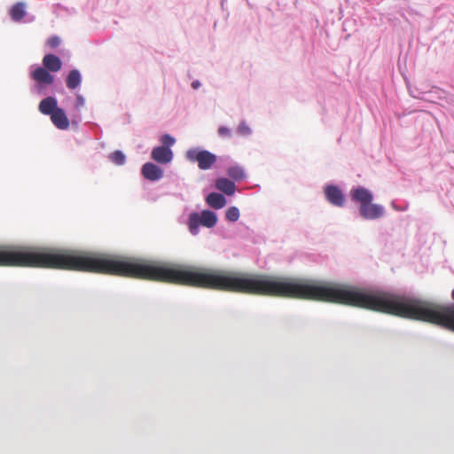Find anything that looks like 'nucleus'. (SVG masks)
Wrapping results in <instances>:
<instances>
[{
    "label": "nucleus",
    "instance_id": "obj_8",
    "mask_svg": "<svg viewBox=\"0 0 454 454\" xmlns=\"http://www.w3.org/2000/svg\"><path fill=\"white\" fill-rule=\"evenodd\" d=\"M31 78L39 83L38 90H42L41 84L51 85L53 83L54 77L43 67H37L31 73Z\"/></svg>",
    "mask_w": 454,
    "mask_h": 454
},
{
    "label": "nucleus",
    "instance_id": "obj_19",
    "mask_svg": "<svg viewBox=\"0 0 454 454\" xmlns=\"http://www.w3.org/2000/svg\"><path fill=\"white\" fill-rule=\"evenodd\" d=\"M160 142L162 143L161 146H165L167 148H170L172 145H174L176 140L173 137H171L168 134H165L161 137Z\"/></svg>",
    "mask_w": 454,
    "mask_h": 454
},
{
    "label": "nucleus",
    "instance_id": "obj_21",
    "mask_svg": "<svg viewBox=\"0 0 454 454\" xmlns=\"http://www.w3.org/2000/svg\"><path fill=\"white\" fill-rule=\"evenodd\" d=\"M47 43L51 48L53 49L59 45L60 39L58 36H51V38L48 39Z\"/></svg>",
    "mask_w": 454,
    "mask_h": 454
},
{
    "label": "nucleus",
    "instance_id": "obj_12",
    "mask_svg": "<svg viewBox=\"0 0 454 454\" xmlns=\"http://www.w3.org/2000/svg\"><path fill=\"white\" fill-rule=\"evenodd\" d=\"M215 187L226 195H232L236 190L235 184L227 178L217 179L215 182Z\"/></svg>",
    "mask_w": 454,
    "mask_h": 454
},
{
    "label": "nucleus",
    "instance_id": "obj_20",
    "mask_svg": "<svg viewBox=\"0 0 454 454\" xmlns=\"http://www.w3.org/2000/svg\"><path fill=\"white\" fill-rule=\"evenodd\" d=\"M238 132L242 136H247L251 133V129L245 121H242L238 127Z\"/></svg>",
    "mask_w": 454,
    "mask_h": 454
},
{
    "label": "nucleus",
    "instance_id": "obj_7",
    "mask_svg": "<svg viewBox=\"0 0 454 454\" xmlns=\"http://www.w3.org/2000/svg\"><path fill=\"white\" fill-rule=\"evenodd\" d=\"M141 173L149 181H158L163 177V170L157 165L146 162L142 166Z\"/></svg>",
    "mask_w": 454,
    "mask_h": 454
},
{
    "label": "nucleus",
    "instance_id": "obj_25",
    "mask_svg": "<svg viewBox=\"0 0 454 454\" xmlns=\"http://www.w3.org/2000/svg\"><path fill=\"white\" fill-rule=\"evenodd\" d=\"M451 297H452V299L454 300V289H453V290H452V292H451Z\"/></svg>",
    "mask_w": 454,
    "mask_h": 454
},
{
    "label": "nucleus",
    "instance_id": "obj_2",
    "mask_svg": "<svg viewBox=\"0 0 454 454\" xmlns=\"http://www.w3.org/2000/svg\"><path fill=\"white\" fill-rule=\"evenodd\" d=\"M352 200L359 203V213L361 216L367 220H374L384 215V207L378 204L372 203L373 200L372 193L364 188L357 187L351 191Z\"/></svg>",
    "mask_w": 454,
    "mask_h": 454
},
{
    "label": "nucleus",
    "instance_id": "obj_13",
    "mask_svg": "<svg viewBox=\"0 0 454 454\" xmlns=\"http://www.w3.org/2000/svg\"><path fill=\"white\" fill-rule=\"evenodd\" d=\"M206 200H207V203L210 207H212L215 209H220L226 205V200H225L224 196L223 194L217 193V192L209 193L207 195Z\"/></svg>",
    "mask_w": 454,
    "mask_h": 454
},
{
    "label": "nucleus",
    "instance_id": "obj_22",
    "mask_svg": "<svg viewBox=\"0 0 454 454\" xmlns=\"http://www.w3.org/2000/svg\"><path fill=\"white\" fill-rule=\"evenodd\" d=\"M231 134V131L229 128L227 127H224V126H221L219 129H218V135L220 137H230Z\"/></svg>",
    "mask_w": 454,
    "mask_h": 454
},
{
    "label": "nucleus",
    "instance_id": "obj_9",
    "mask_svg": "<svg viewBox=\"0 0 454 454\" xmlns=\"http://www.w3.org/2000/svg\"><path fill=\"white\" fill-rule=\"evenodd\" d=\"M52 123L59 129H67L69 127V121L65 112L61 108H58L51 115Z\"/></svg>",
    "mask_w": 454,
    "mask_h": 454
},
{
    "label": "nucleus",
    "instance_id": "obj_17",
    "mask_svg": "<svg viewBox=\"0 0 454 454\" xmlns=\"http://www.w3.org/2000/svg\"><path fill=\"white\" fill-rule=\"evenodd\" d=\"M109 160L115 165L121 166L125 163L126 157L121 151L116 150L113 152L109 156Z\"/></svg>",
    "mask_w": 454,
    "mask_h": 454
},
{
    "label": "nucleus",
    "instance_id": "obj_4",
    "mask_svg": "<svg viewBox=\"0 0 454 454\" xmlns=\"http://www.w3.org/2000/svg\"><path fill=\"white\" fill-rule=\"evenodd\" d=\"M186 159L190 161L198 162V166L200 169L210 168L216 161V156L207 151L199 150L196 148L190 149L186 152Z\"/></svg>",
    "mask_w": 454,
    "mask_h": 454
},
{
    "label": "nucleus",
    "instance_id": "obj_10",
    "mask_svg": "<svg viewBox=\"0 0 454 454\" xmlns=\"http://www.w3.org/2000/svg\"><path fill=\"white\" fill-rule=\"evenodd\" d=\"M43 68L51 72H58L61 69L62 62L60 59L54 54H47L43 59Z\"/></svg>",
    "mask_w": 454,
    "mask_h": 454
},
{
    "label": "nucleus",
    "instance_id": "obj_6",
    "mask_svg": "<svg viewBox=\"0 0 454 454\" xmlns=\"http://www.w3.org/2000/svg\"><path fill=\"white\" fill-rule=\"evenodd\" d=\"M151 158L160 164H168L173 159V152L165 146H157L152 150Z\"/></svg>",
    "mask_w": 454,
    "mask_h": 454
},
{
    "label": "nucleus",
    "instance_id": "obj_3",
    "mask_svg": "<svg viewBox=\"0 0 454 454\" xmlns=\"http://www.w3.org/2000/svg\"><path fill=\"white\" fill-rule=\"evenodd\" d=\"M217 216L210 210H203L200 215L192 213L189 216V229L192 234L196 235L199 226L211 228L216 224Z\"/></svg>",
    "mask_w": 454,
    "mask_h": 454
},
{
    "label": "nucleus",
    "instance_id": "obj_11",
    "mask_svg": "<svg viewBox=\"0 0 454 454\" xmlns=\"http://www.w3.org/2000/svg\"><path fill=\"white\" fill-rule=\"evenodd\" d=\"M58 107V102L57 99L53 97H47L44 99H43L38 106L39 111L45 114V115H51L52 113L57 110Z\"/></svg>",
    "mask_w": 454,
    "mask_h": 454
},
{
    "label": "nucleus",
    "instance_id": "obj_1",
    "mask_svg": "<svg viewBox=\"0 0 454 454\" xmlns=\"http://www.w3.org/2000/svg\"><path fill=\"white\" fill-rule=\"evenodd\" d=\"M17 267L115 275L193 287L339 303L371 310V290L311 279L224 271L81 250L17 246Z\"/></svg>",
    "mask_w": 454,
    "mask_h": 454
},
{
    "label": "nucleus",
    "instance_id": "obj_5",
    "mask_svg": "<svg viewBox=\"0 0 454 454\" xmlns=\"http://www.w3.org/2000/svg\"><path fill=\"white\" fill-rule=\"evenodd\" d=\"M325 195L331 204L337 207H342L344 205L345 199L343 193L336 185H327L325 188Z\"/></svg>",
    "mask_w": 454,
    "mask_h": 454
},
{
    "label": "nucleus",
    "instance_id": "obj_14",
    "mask_svg": "<svg viewBox=\"0 0 454 454\" xmlns=\"http://www.w3.org/2000/svg\"><path fill=\"white\" fill-rule=\"evenodd\" d=\"M82 82V76L78 70L73 69L67 74L66 83L68 89L74 90L80 86Z\"/></svg>",
    "mask_w": 454,
    "mask_h": 454
},
{
    "label": "nucleus",
    "instance_id": "obj_23",
    "mask_svg": "<svg viewBox=\"0 0 454 454\" xmlns=\"http://www.w3.org/2000/svg\"><path fill=\"white\" fill-rule=\"evenodd\" d=\"M85 100L82 95H76V106L82 107L84 106Z\"/></svg>",
    "mask_w": 454,
    "mask_h": 454
},
{
    "label": "nucleus",
    "instance_id": "obj_16",
    "mask_svg": "<svg viewBox=\"0 0 454 454\" xmlns=\"http://www.w3.org/2000/svg\"><path fill=\"white\" fill-rule=\"evenodd\" d=\"M227 174L230 177L237 181L242 180L245 177L243 168L239 166L230 167L227 170Z\"/></svg>",
    "mask_w": 454,
    "mask_h": 454
},
{
    "label": "nucleus",
    "instance_id": "obj_15",
    "mask_svg": "<svg viewBox=\"0 0 454 454\" xmlns=\"http://www.w3.org/2000/svg\"><path fill=\"white\" fill-rule=\"evenodd\" d=\"M25 13V5L22 3H17L10 11V15L14 21L21 20Z\"/></svg>",
    "mask_w": 454,
    "mask_h": 454
},
{
    "label": "nucleus",
    "instance_id": "obj_24",
    "mask_svg": "<svg viewBox=\"0 0 454 454\" xmlns=\"http://www.w3.org/2000/svg\"><path fill=\"white\" fill-rule=\"evenodd\" d=\"M200 86V82H199V81H193V82H192V87L193 89H198Z\"/></svg>",
    "mask_w": 454,
    "mask_h": 454
},
{
    "label": "nucleus",
    "instance_id": "obj_18",
    "mask_svg": "<svg viewBox=\"0 0 454 454\" xmlns=\"http://www.w3.org/2000/svg\"><path fill=\"white\" fill-rule=\"evenodd\" d=\"M226 219L231 222H236L239 218V210L236 207H231L226 211Z\"/></svg>",
    "mask_w": 454,
    "mask_h": 454
}]
</instances>
